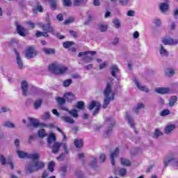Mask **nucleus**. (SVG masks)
<instances>
[{"label":"nucleus","instance_id":"1","mask_svg":"<svg viewBox=\"0 0 178 178\" xmlns=\"http://www.w3.org/2000/svg\"><path fill=\"white\" fill-rule=\"evenodd\" d=\"M112 92V83L110 82H107L106 86L103 92V94L105 97L104 100V103L102 105L103 109H106L108 108V105L111 104V101H113L115 99V96L113 95L112 97H109V94Z\"/></svg>","mask_w":178,"mask_h":178},{"label":"nucleus","instance_id":"2","mask_svg":"<svg viewBox=\"0 0 178 178\" xmlns=\"http://www.w3.org/2000/svg\"><path fill=\"white\" fill-rule=\"evenodd\" d=\"M29 120V123L26 124V127H34V129H37L38 127L44 128V127H49V129H53V127H55V122L51 124H44V123H40L38 122V120L35 118H28Z\"/></svg>","mask_w":178,"mask_h":178},{"label":"nucleus","instance_id":"3","mask_svg":"<svg viewBox=\"0 0 178 178\" xmlns=\"http://www.w3.org/2000/svg\"><path fill=\"white\" fill-rule=\"evenodd\" d=\"M48 69L49 72H51V73H53V74H56L57 76L64 74V73H66L67 71V67L55 63L50 64Z\"/></svg>","mask_w":178,"mask_h":178},{"label":"nucleus","instance_id":"4","mask_svg":"<svg viewBox=\"0 0 178 178\" xmlns=\"http://www.w3.org/2000/svg\"><path fill=\"white\" fill-rule=\"evenodd\" d=\"M45 166V164L44 162L40 161H37L34 163H29L26 168V173H33V172H38V170H41V169H44Z\"/></svg>","mask_w":178,"mask_h":178},{"label":"nucleus","instance_id":"5","mask_svg":"<svg viewBox=\"0 0 178 178\" xmlns=\"http://www.w3.org/2000/svg\"><path fill=\"white\" fill-rule=\"evenodd\" d=\"M115 123V120H113L112 118L106 119V124L108 127V129L104 131V136H106V137H109V136L112 134Z\"/></svg>","mask_w":178,"mask_h":178},{"label":"nucleus","instance_id":"6","mask_svg":"<svg viewBox=\"0 0 178 178\" xmlns=\"http://www.w3.org/2000/svg\"><path fill=\"white\" fill-rule=\"evenodd\" d=\"M62 145L65 154H69V149L67 148V145L66 143H60L58 142L54 143L53 146H51L50 148L52 149L53 154H58L59 152V149H60V146Z\"/></svg>","mask_w":178,"mask_h":178},{"label":"nucleus","instance_id":"7","mask_svg":"<svg viewBox=\"0 0 178 178\" xmlns=\"http://www.w3.org/2000/svg\"><path fill=\"white\" fill-rule=\"evenodd\" d=\"M38 51L35 49V47L33 46H29L26 49L25 58L26 59H33L37 56Z\"/></svg>","mask_w":178,"mask_h":178},{"label":"nucleus","instance_id":"8","mask_svg":"<svg viewBox=\"0 0 178 178\" xmlns=\"http://www.w3.org/2000/svg\"><path fill=\"white\" fill-rule=\"evenodd\" d=\"M94 108H95V109L92 113V116H97V115H98V112H99V109L101 108V103L92 100L88 106V108L89 109V111H92Z\"/></svg>","mask_w":178,"mask_h":178},{"label":"nucleus","instance_id":"9","mask_svg":"<svg viewBox=\"0 0 178 178\" xmlns=\"http://www.w3.org/2000/svg\"><path fill=\"white\" fill-rule=\"evenodd\" d=\"M40 27L43 30V31H45L46 33H50L52 34V33H55V29L52 26L51 23L48 24H39Z\"/></svg>","mask_w":178,"mask_h":178},{"label":"nucleus","instance_id":"10","mask_svg":"<svg viewBox=\"0 0 178 178\" xmlns=\"http://www.w3.org/2000/svg\"><path fill=\"white\" fill-rule=\"evenodd\" d=\"M44 92H45L44 89L37 86H32L30 89V91L28 92V94H31V95H41V94H44Z\"/></svg>","mask_w":178,"mask_h":178},{"label":"nucleus","instance_id":"11","mask_svg":"<svg viewBox=\"0 0 178 178\" xmlns=\"http://www.w3.org/2000/svg\"><path fill=\"white\" fill-rule=\"evenodd\" d=\"M15 26L17 33L21 35V37H26V35H27V29L19 24V22H15Z\"/></svg>","mask_w":178,"mask_h":178},{"label":"nucleus","instance_id":"12","mask_svg":"<svg viewBox=\"0 0 178 178\" xmlns=\"http://www.w3.org/2000/svg\"><path fill=\"white\" fill-rule=\"evenodd\" d=\"M120 152V150L119 149V147H116L115 149L110 154V162L112 165V166H115V158H118L119 156V154Z\"/></svg>","mask_w":178,"mask_h":178},{"label":"nucleus","instance_id":"13","mask_svg":"<svg viewBox=\"0 0 178 178\" xmlns=\"http://www.w3.org/2000/svg\"><path fill=\"white\" fill-rule=\"evenodd\" d=\"M161 42L164 45H177L178 40H173L172 38H163Z\"/></svg>","mask_w":178,"mask_h":178},{"label":"nucleus","instance_id":"14","mask_svg":"<svg viewBox=\"0 0 178 178\" xmlns=\"http://www.w3.org/2000/svg\"><path fill=\"white\" fill-rule=\"evenodd\" d=\"M13 51L16 55V61L17 64L18 65L19 69H23V61L22 60V57H20V54L16 49H13Z\"/></svg>","mask_w":178,"mask_h":178},{"label":"nucleus","instance_id":"15","mask_svg":"<svg viewBox=\"0 0 178 178\" xmlns=\"http://www.w3.org/2000/svg\"><path fill=\"white\" fill-rule=\"evenodd\" d=\"M21 90L22 91V95L27 97V95H29V92H27V90H29V83L26 81H22L21 82Z\"/></svg>","mask_w":178,"mask_h":178},{"label":"nucleus","instance_id":"16","mask_svg":"<svg viewBox=\"0 0 178 178\" xmlns=\"http://www.w3.org/2000/svg\"><path fill=\"white\" fill-rule=\"evenodd\" d=\"M62 111H65V112H67L72 118H74L75 119H77L79 118V111L76 109H72V110H69L66 107H62Z\"/></svg>","mask_w":178,"mask_h":178},{"label":"nucleus","instance_id":"17","mask_svg":"<svg viewBox=\"0 0 178 178\" xmlns=\"http://www.w3.org/2000/svg\"><path fill=\"white\" fill-rule=\"evenodd\" d=\"M136 87H138V89L140 90V91H145V92H149V89H148V88L145 87V86H142L140 84V82H138V80L137 79H134V80Z\"/></svg>","mask_w":178,"mask_h":178},{"label":"nucleus","instance_id":"18","mask_svg":"<svg viewBox=\"0 0 178 178\" xmlns=\"http://www.w3.org/2000/svg\"><path fill=\"white\" fill-rule=\"evenodd\" d=\"M126 120H127L128 124H130V127L132 129H136V127L134 125V120H133V118L131 117L130 114L129 113H126V116H125Z\"/></svg>","mask_w":178,"mask_h":178},{"label":"nucleus","instance_id":"19","mask_svg":"<svg viewBox=\"0 0 178 178\" xmlns=\"http://www.w3.org/2000/svg\"><path fill=\"white\" fill-rule=\"evenodd\" d=\"M155 91L157 92V94L164 95L169 94L170 89L169 88H156Z\"/></svg>","mask_w":178,"mask_h":178},{"label":"nucleus","instance_id":"20","mask_svg":"<svg viewBox=\"0 0 178 178\" xmlns=\"http://www.w3.org/2000/svg\"><path fill=\"white\" fill-rule=\"evenodd\" d=\"M55 141H56V136H55V134H51L47 138V147L51 148V145Z\"/></svg>","mask_w":178,"mask_h":178},{"label":"nucleus","instance_id":"21","mask_svg":"<svg viewBox=\"0 0 178 178\" xmlns=\"http://www.w3.org/2000/svg\"><path fill=\"white\" fill-rule=\"evenodd\" d=\"M42 52L44 53V55H55L56 54V51H55V49L52 48H47L44 47L42 49Z\"/></svg>","mask_w":178,"mask_h":178},{"label":"nucleus","instance_id":"22","mask_svg":"<svg viewBox=\"0 0 178 178\" xmlns=\"http://www.w3.org/2000/svg\"><path fill=\"white\" fill-rule=\"evenodd\" d=\"M56 101L58 104L60 106V108L61 109V111H62V108H66V106H64L65 104H66V99L58 97L56 98Z\"/></svg>","mask_w":178,"mask_h":178},{"label":"nucleus","instance_id":"23","mask_svg":"<svg viewBox=\"0 0 178 178\" xmlns=\"http://www.w3.org/2000/svg\"><path fill=\"white\" fill-rule=\"evenodd\" d=\"M64 97L65 98V101H67V102H72V101L76 99V97L73 93H66L64 95Z\"/></svg>","mask_w":178,"mask_h":178},{"label":"nucleus","instance_id":"24","mask_svg":"<svg viewBox=\"0 0 178 178\" xmlns=\"http://www.w3.org/2000/svg\"><path fill=\"white\" fill-rule=\"evenodd\" d=\"M159 9L163 13L167 12L169 10V3H161L159 5Z\"/></svg>","mask_w":178,"mask_h":178},{"label":"nucleus","instance_id":"25","mask_svg":"<svg viewBox=\"0 0 178 178\" xmlns=\"http://www.w3.org/2000/svg\"><path fill=\"white\" fill-rule=\"evenodd\" d=\"M76 148H83V142L81 138H76L74 141Z\"/></svg>","mask_w":178,"mask_h":178},{"label":"nucleus","instance_id":"26","mask_svg":"<svg viewBox=\"0 0 178 178\" xmlns=\"http://www.w3.org/2000/svg\"><path fill=\"white\" fill-rule=\"evenodd\" d=\"M110 70L111 72V76L116 79V74L119 72V68L118 67V65H112Z\"/></svg>","mask_w":178,"mask_h":178},{"label":"nucleus","instance_id":"27","mask_svg":"<svg viewBox=\"0 0 178 178\" xmlns=\"http://www.w3.org/2000/svg\"><path fill=\"white\" fill-rule=\"evenodd\" d=\"M176 129V125L171 124L165 128V134H170L173 130Z\"/></svg>","mask_w":178,"mask_h":178},{"label":"nucleus","instance_id":"28","mask_svg":"<svg viewBox=\"0 0 178 178\" xmlns=\"http://www.w3.org/2000/svg\"><path fill=\"white\" fill-rule=\"evenodd\" d=\"M42 105V99H38L33 103L34 109H40Z\"/></svg>","mask_w":178,"mask_h":178},{"label":"nucleus","instance_id":"29","mask_svg":"<svg viewBox=\"0 0 178 178\" xmlns=\"http://www.w3.org/2000/svg\"><path fill=\"white\" fill-rule=\"evenodd\" d=\"M120 162L122 166H127V167L131 166V161H130V160L126 158H121Z\"/></svg>","mask_w":178,"mask_h":178},{"label":"nucleus","instance_id":"30","mask_svg":"<svg viewBox=\"0 0 178 178\" xmlns=\"http://www.w3.org/2000/svg\"><path fill=\"white\" fill-rule=\"evenodd\" d=\"M17 154L21 159H24V158H29V153L24 152L19 149L17 150Z\"/></svg>","mask_w":178,"mask_h":178},{"label":"nucleus","instance_id":"31","mask_svg":"<svg viewBox=\"0 0 178 178\" xmlns=\"http://www.w3.org/2000/svg\"><path fill=\"white\" fill-rule=\"evenodd\" d=\"M62 120H64L65 123H69L70 124H73L74 123V120L69 116H61Z\"/></svg>","mask_w":178,"mask_h":178},{"label":"nucleus","instance_id":"32","mask_svg":"<svg viewBox=\"0 0 178 178\" xmlns=\"http://www.w3.org/2000/svg\"><path fill=\"white\" fill-rule=\"evenodd\" d=\"M40 155L38 153L35 154H29L28 156L29 159H31L32 161H38L40 158Z\"/></svg>","mask_w":178,"mask_h":178},{"label":"nucleus","instance_id":"33","mask_svg":"<svg viewBox=\"0 0 178 178\" xmlns=\"http://www.w3.org/2000/svg\"><path fill=\"white\" fill-rule=\"evenodd\" d=\"M87 19L84 22V26H88L90 23H91V20H92V15L91 14V12L88 11L87 13Z\"/></svg>","mask_w":178,"mask_h":178},{"label":"nucleus","instance_id":"34","mask_svg":"<svg viewBox=\"0 0 178 178\" xmlns=\"http://www.w3.org/2000/svg\"><path fill=\"white\" fill-rule=\"evenodd\" d=\"M59 170L61 177H65L67 175V167L66 165L61 166Z\"/></svg>","mask_w":178,"mask_h":178},{"label":"nucleus","instance_id":"35","mask_svg":"<svg viewBox=\"0 0 178 178\" xmlns=\"http://www.w3.org/2000/svg\"><path fill=\"white\" fill-rule=\"evenodd\" d=\"M144 108H145V105H144V104L141 102L138 103L135 109L136 115H138L140 113V111H141V109H144Z\"/></svg>","mask_w":178,"mask_h":178},{"label":"nucleus","instance_id":"36","mask_svg":"<svg viewBox=\"0 0 178 178\" xmlns=\"http://www.w3.org/2000/svg\"><path fill=\"white\" fill-rule=\"evenodd\" d=\"M49 5H50V8L51 9V10L55 11L56 10L57 8H58V4L56 3V0H50L49 1Z\"/></svg>","mask_w":178,"mask_h":178},{"label":"nucleus","instance_id":"37","mask_svg":"<svg viewBox=\"0 0 178 178\" xmlns=\"http://www.w3.org/2000/svg\"><path fill=\"white\" fill-rule=\"evenodd\" d=\"M88 54H90L92 55V56H94V55H95L97 54V51H82L79 54L78 56H79V58H81V56L88 55Z\"/></svg>","mask_w":178,"mask_h":178},{"label":"nucleus","instance_id":"38","mask_svg":"<svg viewBox=\"0 0 178 178\" xmlns=\"http://www.w3.org/2000/svg\"><path fill=\"white\" fill-rule=\"evenodd\" d=\"M177 102V97L172 96L169 99V106H175V104Z\"/></svg>","mask_w":178,"mask_h":178},{"label":"nucleus","instance_id":"39","mask_svg":"<svg viewBox=\"0 0 178 178\" xmlns=\"http://www.w3.org/2000/svg\"><path fill=\"white\" fill-rule=\"evenodd\" d=\"M74 45V42L72 41H66L63 43V48H65V49H68V48H70V47H73Z\"/></svg>","mask_w":178,"mask_h":178},{"label":"nucleus","instance_id":"40","mask_svg":"<svg viewBox=\"0 0 178 178\" xmlns=\"http://www.w3.org/2000/svg\"><path fill=\"white\" fill-rule=\"evenodd\" d=\"M118 175L120 177H124L127 175V170L124 168H121L118 170Z\"/></svg>","mask_w":178,"mask_h":178},{"label":"nucleus","instance_id":"41","mask_svg":"<svg viewBox=\"0 0 178 178\" xmlns=\"http://www.w3.org/2000/svg\"><path fill=\"white\" fill-rule=\"evenodd\" d=\"M161 136H163V133H162L159 129H156L153 135V138H159Z\"/></svg>","mask_w":178,"mask_h":178},{"label":"nucleus","instance_id":"42","mask_svg":"<svg viewBox=\"0 0 178 178\" xmlns=\"http://www.w3.org/2000/svg\"><path fill=\"white\" fill-rule=\"evenodd\" d=\"M160 55L162 56H168L169 55V53H168L167 50L165 49V47L162 46V44H160Z\"/></svg>","mask_w":178,"mask_h":178},{"label":"nucleus","instance_id":"43","mask_svg":"<svg viewBox=\"0 0 178 178\" xmlns=\"http://www.w3.org/2000/svg\"><path fill=\"white\" fill-rule=\"evenodd\" d=\"M38 136L40 138H44L47 137V134L45 133V129H41L38 131Z\"/></svg>","mask_w":178,"mask_h":178},{"label":"nucleus","instance_id":"44","mask_svg":"<svg viewBox=\"0 0 178 178\" xmlns=\"http://www.w3.org/2000/svg\"><path fill=\"white\" fill-rule=\"evenodd\" d=\"M174 161H175L174 157H170V159H168L167 160H164L163 161L164 168H168V165H169V163H172V162H173Z\"/></svg>","mask_w":178,"mask_h":178},{"label":"nucleus","instance_id":"45","mask_svg":"<svg viewBox=\"0 0 178 178\" xmlns=\"http://www.w3.org/2000/svg\"><path fill=\"white\" fill-rule=\"evenodd\" d=\"M99 29L100 30V31H102V33H105V31H106V30H108V26L106 25H104L102 24H99L98 25Z\"/></svg>","mask_w":178,"mask_h":178},{"label":"nucleus","instance_id":"46","mask_svg":"<svg viewBox=\"0 0 178 178\" xmlns=\"http://www.w3.org/2000/svg\"><path fill=\"white\" fill-rule=\"evenodd\" d=\"M89 166H90V168H92L93 169H95V168H97V158H93L92 161L90 162Z\"/></svg>","mask_w":178,"mask_h":178},{"label":"nucleus","instance_id":"47","mask_svg":"<svg viewBox=\"0 0 178 178\" xmlns=\"http://www.w3.org/2000/svg\"><path fill=\"white\" fill-rule=\"evenodd\" d=\"M54 168H55V162L51 161L50 163H49L48 169L50 172H52L55 170Z\"/></svg>","mask_w":178,"mask_h":178},{"label":"nucleus","instance_id":"48","mask_svg":"<svg viewBox=\"0 0 178 178\" xmlns=\"http://www.w3.org/2000/svg\"><path fill=\"white\" fill-rule=\"evenodd\" d=\"M63 5L67 8H70L72 6V0H63Z\"/></svg>","mask_w":178,"mask_h":178},{"label":"nucleus","instance_id":"49","mask_svg":"<svg viewBox=\"0 0 178 178\" xmlns=\"http://www.w3.org/2000/svg\"><path fill=\"white\" fill-rule=\"evenodd\" d=\"M3 126L5 127H8V129H15V124H13V122H6L3 124Z\"/></svg>","mask_w":178,"mask_h":178},{"label":"nucleus","instance_id":"50","mask_svg":"<svg viewBox=\"0 0 178 178\" xmlns=\"http://www.w3.org/2000/svg\"><path fill=\"white\" fill-rule=\"evenodd\" d=\"M84 3V0H74V6H80Z\"/></svg>","mask_w":178,"mask_h":178},{"label":"nucleus","instance_id":"51","mask_svg":"<svg viewBox=\"0 0 178 178\" xmlns=\"http://www.w3.org/2000/svg\"><path fill=\"white\" fill-rule=\"evenodd\" d=\"M72 82L73 81L70 79L65 80L63 83V87H69V86H70V84H72Z\"/></svg>","mask_w":178,"mask_h":178},{"label":"nucleus","instance_id":"52","mask_svg":"<svg viewBox=\"0 0 178 178\" xmlns=\"http://www.w3.org/2000/svg\"><path fill=\"white\" fill-rule=\"evenodd\" d=\"M76 108L77 109L83 111V109H84V102H78L76 103Z\"/></svg>","mask_w":178,"mask_h":178},{"label":"nucleus","instance_id":"53","mask_svg":"<svg viewBox=\"0 0 178 178\" xmlns=\"http://www.w3.org/2000/svg\"><path fill=\"white\" fill-rule=\"evenodd\" d=\"M33 13H37V10L38 12L42 13L44 12V8H42V6L38 5L36 7V9H33Z\"/></svg>","mask_w":178,"mask_h":178},{"label":"nucleus","instance_id":"54","mask_svg":"<svg viewBox=\"0 0 178 178\" xmlns=\"http://www.w3.org/2000/svg\"><path fill=\"white\" fill-rule=\"evenodd\" d=\"M83 60L85 62V63H90V62H91L92 60V58H91L87 55H85L83 57Z\"/></svg>","mask_w":178,"mask_h":178},{"label":"nucleus","instance_id":"55","mask_svg":"<svg viewBox=\"0 0 178 178\" xmlns=\"http://www.w3.org/2000/svg\"><path fill=\"white\" fill-rule=\"evenodd\" d=\"M175 74V70L170 68L168 71L165 72V76L168 77H170V76H173Z\"/></svg>","mask_w":178,"mask_h":178},{"label":"nucleus","instance_id":"56","mask_svg":"<svg viewBox=\"0 0 178 178\" xmlns=\"http://www.w3.org/2000/svg\"><path fill=\"white\" fill-rule=\"evenodd\" d=\"M113 23L115 26V29H120V21L118 19L113 20Z\"/></svg>","mask_w":178,"mask_h":178},{"label":"nucleus","instance_id":"57","mask_svg":"<svg viewBox=\"0 0 178 178\" xmlns=\"http://www.w3.org/2000/svg\"><path fill=\"white\" fill-rule=\"evenodd\" d=\"M0 162L1 165H3V166H5V165H6V159L3 154L0 155Z\"/></svg>","mask_w":178,"mask_h":178},{"label":"nucleus","instance_id":"58","mask_svg":"<svg viewBox=\"0 0 178 178\" xmlns=\"http://www.w3.org/2000/svg\"><path fill=\"white\" fill-rule=\"evenodd\" d=\"M160 115L161 116H168V115H170V111H169L168 109L163 110L161 112Z\"/></svg>","mask_w":178,"mask_h":178},{"label":"nucleus","instance_id":"59","mask_svg":"<svg viewBox=\"0 0 178 178\" xmlns=\"http://www.w3.org/2000/svg\"><path fill=\"white\" fill-rule=\"evenodd\" d=\"M118 1L121 6H126V5H129V1L130 0H118Z\"/></svg>","mask_w":178,"mask_h":178},{"label":"nucleus","instance_id":"60","mask_svg":"<svg viewBox=\"0 0 178 178\" xmlns=\"http://www.w3.org/2000/svg\"><path fill=\"white\" fill-rule=\"evenodd\" d=\"M51 118L49 112H46L44 115L42 117V120H48Z\"/></svg>","mask_w":178,"mask_h":178},{"label":"nucleus","instance_id":"61","mask_svg":"<svg viewBox=\"0 0 178 178\" xmlns=\"http://www.w3.org/2000/svg\"><path fill=\"white\" fill-rule=\"evenodd\" d=\"M6 112H10V108L8 107H1L0 113H6Z\"/></svg>","mask_w":178,"mask_h":178},{"label":"nucleus","instance_id":"62","mask_svg":"<svg viewBox=\"0 0 178 178\" xmlns=\"http://www.w3.org/2000/svg\"><path fill=\"white\" fill-rule=\"evenodd\" d=\"M69 33H70V35L74 37V38H77V37H79V34L77 33V32H76L73 30H70Z\"/></svg>","mask_w":178,"mask_h":178},{"label":"nucleus","instance_id":"63","mask_svg":"<svg viewBox=\"0 0 178 178\" xmlns=\"http://www.w3.org/2000/svg\"><path fill=\"white\" fill-rule=\"evenodd\" d=\"M65 158H66V155L65 152H63L60 154L58 157H57L58 161H64Z\"/></svg>","mask_w":178,"mask_h":178},{"label":"nucleus","instance_id":"64","mask_svg":"<svg viewBox=\"0 0 178 178\" xmlns=\"http://www.w3.org/2000/svg\"><path fill=\"white\" fill-rule=\"evenodd\" d=\"M74 22V18H69L65 20L64 24H70V23H73Z\"/></svg>","mask_w":178,"mask_h":178}]
</instances>
